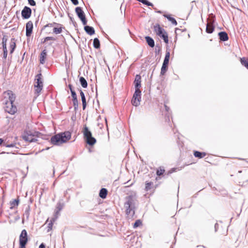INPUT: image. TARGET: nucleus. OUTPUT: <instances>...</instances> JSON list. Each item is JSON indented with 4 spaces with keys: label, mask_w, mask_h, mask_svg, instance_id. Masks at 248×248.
<instances>
[{
    "label": "nucleus",
    "mask_w": 248,
    "mask_h": 248,
    "mask_svg": "<svg viewBox=\"0 0 248 248\" xmlns=\"http://www.w3.org/2000/svg\"><path fill=\"white\" fill-rule=\"evenodd\" d=\"M2 47H3V51L7 50V47H6V43H2Z\"/></svg>",
    "instance_id": "c03bdc74"
},
{
    "label": "nucleus",
    "mask_w": 248,
    "mask_h": 248,
    "mask_svg": "<svg viewBox=\"0 0 248 248\" xmlns=\"http://www.w3.org/2000/svg\"><path fill=\"white\" fill-rule=\"evenodd\" d=\"M7 41V38L6 36H4L3 37V38H2V43H6Z\"/></svg>",
    "instance_id": "de8ad7c7"
},
{
    "label": "nucleus",
    "mask_w": 248,
    "mask_h": 248,
    "mask_svg": "<svg viewBox=\"0 0 248 248\" xmlns=\"http://www.w3.org/2000/svg\"><path fill=\"white\" fill-rule=\"evenodd\" d=\"M141 101V91L140 89L135 90L133 94L131 103L135 107H138L140 104Z\"/></svg>",
    "instance_id": "6e6552de"
},
{
    "label": "nucleus",
    "mask_w": 248,
    "mask_h": 248,
    "mask_svg": "<svg viewBox=\"0 0 248 248\" xmlns=\"http://www.w3.org/2000/svg\"><path fill=\"white\" fill-rule=\"evenodd\" d=\"M170 53L169 51H167L165 55V58L170 59Z\"/></svg>",
    "instance_id": "37998d69"
},
{
    "label": "nucleus",
    "mask_w": 248,
    "mask_h": 248,
    "mask_svg": "<svg viewBox=\"0 0 248 248\" xmlns=\"http://www.w3.org/2000/svg\"><path fill=\"white\" fill-rule=\"evenodd\" d=\"M28 241L27 232L25 230H23L19 236V243L27 244Z\"/></svg>",
    "instance_id": "ddd939ff"
},
{
    "label": "nucleus",
    "mask_w": 248,
    "mask_h": 248,
    "mask_svg": "<svg viewBox=\"0 0 248 248\" xmlns=\"http://www.w3.org/2000/svg\"><path fill=\"white\" fill-rule=\"evenodd\" d=\"M54 24H56V23H50V24H47V25H45V26L44 27V28H46L48 27H52V26H53V25H54Z\"/></svg>",
    "instance_id": "79ce46f5"
},
{
    "label": "nucleus",
    "mask_w": 248,
    "mask_h": 248,
    "mask_svg": "<svg viewBox=\"0 0 248 248\" xmlns=\"http://www.w3.org/2000/svg\"><path fill=\"white\" fill-rule=\"evenodd\" d=\"M141 225V221L140 220H137L133 224V228H136Z\"/></svg>",
    "instance_id": "72a5a7b5"
},
{
    "label": "nucleus",
    "mask_w": 248,
    "mask_h": 248,
    "mask_svg": "<svg viewBox=\"0 0 248 248\" xmlns=\"http://www.w3.org/2000/svg\"><path fill=\"white\" fill-rule=\"evenodd\" d=\"M54 172H55V170H53V174H54Z\"/></svg>",
    "instance_id": "4d7b16f0"
},
{
    "label": "nucleus",
    "mask_w": 248,
    "mask_h": 248,
    "mask_svg": "<svg viewBox=\"0 0 248 248\" xmlns=\"http://www.w3.org/2000/svg\"><path fill=\"white\" fill-rule=\"evenodd\" d=\"M193 154L195 157L199 158H202L206 155L205 152H200L197 151H194Z\"/></svg>",
    "instance_id": "412c9836"
},
{
    "label": "nucleus",
    "mask_w": 248,
    "mask_h": 248,
    "mask_svg": "<svg viewBox=\"0 0 248 248\" xmlns=\"http://www.w3.org/2000/svg\"><path fill=\"white\" fill-rule=\"evenodd\" d=\"M73 4L75 5H77L78 4V0H71Z\"/></svg>",
    "instance_id": "a18cd8bd"
},
{
    "label": "nucleus",
    "mask_w": 248,
    "mask_h": 248,
    "mask_svg": "<svg viewBox=\"0 0 248 248\" xmlns=\"http://www.w3.org/2000/svg\"><path fill=\"white\" fill-rule=\"evenodd\" d=\"M53 32L56 34L61 33L62 32V28H54L53 29Z\"/></svg>",
    "instance_id": "7c9ffc66"
},
{
    "label": "nucleus",
    "mask_w": 248,
    "mask_h": 248,
    "mask_svg": "<svg viewBox=\"0 0 248 248\" xmlns=\"http://www.w3.org/2000/svg\"><path fill=\"white\" fill-rule=\"evenodd\" d=\"M214 19H208V22L206 25V31L208 33H211L214 31Z\"/></svg>",
    "instance_id": "9b49d317"
},
{
    "label": "nucleus",
    "mask_w": 248,
    "mask_h": 248,
    "mask_svg": "<svg viewBox=\"0 0 248 248\" xmlns=\"http://www.w3.org/2000/svg\"><path fill=\"white\" fill-rule=\"evenodd\" d=\"M33 29V23L31 21H28L26 25V35L30 37L32 33Z\"/></svg>",
    "instance_id": "f8f14e48"
},
{
    "label": "nucleus",
    "mask_w": 248,
    "mask_h": 248,
    "mask_svg": "<svg viewBox=\"0 0 248 248\" xmlns=\"http://www.w3.org/2000/svg\"><path fill=\"white\" fill-rule=\"evenodd\" d=\"M52 44V42H49V43H48V45L49 46H51Z\"/></svg>",
    "instance_id": "6e6d98bb"
},
{
    "label": "nucleus",
    "mask_w": 248,
    "mask_h": 248,
    "mask_svg": "<svg viewBox=\"0 0 248 248\" xmlns=\"http://www.w3.org/2000/svg\"><path fill=\"white\" fill-rule=\"evenodd\" d=\"M79 82H80L81 85L82 86V87L83 88H86L87 87L88 83H87L86 80L85 79V78H83L82 77H80Z\"/></svg>",
    "instance_id": "4be33fe9"
},
{
    "label": "nucleus",
    "mask_w": 248,
    "mask_h": 248,
    "mask_svg": "<svg viewBox=\"0 0 248 248\" xmlns=\"http://www.w3.org/2000/svg\"><path fill=\"white\" fill-rule=\"evenodd\" d=\"M154 30L156 34L162 38L166 43H168V34L164 29L161 28L159 24H156L154 26Z\"/></svg>",
    "instance_id": "0eeeda50"
},
{
    "label": "nucleus",
    "mask_w": 248,
    "mask_h": 248,
    "mask_svg": "<svg viewBox=\"0 0 248 248\" xmlns=\"http://www.w3.org/2000/svg\"><path fill=\"white\" fill-rule=\"evenodd\" d=\"M71 95H72L73 98L77 97L76 93L75 92V91L74 90L72 91L71 92Z\"/></svg>",
    "instance_id": "58836bf2"
},
{
    "label": "nucleus",
    "mask_w": 248,
    "mask_h": 248,
    "mask_svg": "<svg viewBox=\"0 0 248 248\" xmlns=\"http://www.w3.org/2000/svg\"><path fill=\"white\" fill-rule=\"evenodd\" d=\"M7 53H8L7 50L3 51V58L4 59H6L7 56Z\"/></svg>",
    "instance_id": "49530a36"
},
{
    "label": "nucleus",
    "mask_w": 248,
    "mask_h": 248,
    "mask_svg": "<svg viewBox=\"0 0 248 248\" xmlns=\"http://www.w3.org/2000/svg\"><path fill=\"white\" fill-rule=\"evenodd\" d=\"M63 208V204L61 203H57V210L60 211Z\"/></svg>",
    "instance_id": "c9c22d12"
},
{
    "label": "nucleus",
    "mask_w": 248,
    "mask_h": 248,
    "mask_svg": "<svg viewBox=\"0 0 248 248\" xmlns=\"http://www.w3.org/2000/svg\"><path fill=\"white\" fill-rule=\"evenodd\" d=\"M39 248H46L45 245L44 243H42L40 245Z\"/></svg>",
    "instance_id": "3c124183"
},
{
    "label": "nucleus",
    "mask_w": 248,
    "mask_h": 248,
    "mask_svg": "<svg viewBox=\"0 0 248 248\" xmlns=\"http://www.w3.org/2000/svg\"><path fill=\"white\" fill-rule=\"evenodd\" d=\"M41 133L33 130H25L22 135V138L26 141L30 142H35L37 140L36 137H39Z\"/></svg>",
    "instance_id": "20e7f679"
},
{
    "label": "nucleus",
    "mask_w": 248,
    "mask_h": 248,
    "mask_svg": "<svg viewBox=\"0 0 248 248\" xmlns=\"http://www.w3.org/2000/svg\"><path fill=\"white\" fill-rule=\"evenodd\" d=\"M145 39L149 46L151 47H154L155 46V41L152 37L147 36L145 37Z\"/></svg>",
    "instance_id": "dca6fc26"
},
{
    "label": "nucleus",
    "mask_w": 248,
    "mask_h": 248,
    "mask_svg": "<svg viewBox=\"0 0 248 248\" xmlns=\"http://www.w3.org/2000/svg\"><path fill=\"white\" fill-rule=\"evenodd\" d=\"M73 106H74L75 109H76L78 108V101L77 97L73 98Z\"/></svg>",
    "instance_id": "473e14b6"
},
{
    "label": "nucleus",
    "mask_w": 248,
    "mask_h": 248,
    "mask_svg": "<svg viewBox=\"0 0 248 248\" xmlns=\"http://www.w3.org/2000/svg\"><path fill=\"white\" fill-rule=\"evenodd\" d=\"M4 94L5 98H8V100L4 101V110L10 114H14L17 111L16 107L14 105L16 99L15 94L10 90L5 92Z\"/></svg>",
    "instance_id": "f03ea898"
},
{
    "label": "nucleus",
    "mask_w": 248,
    "mask_h": 248,
    "mask_svg": "<svg viewBox=\"0 0 248 248\" xmlns=\"http://www.w3.org/2000/svg\"><path fill=\"white\" fill-rule=\"evenodd\" d=\"M80 94L82 103L83 109H85L86 107V98L83 92L81 90H80Z\"/></svg>",
    "instance_id": "6ab92c4d"
},
{
    "label": "nucleus",
    "mask_w": 248,
    "mask_h": 248,
    "mask_svg": "<svg viewBox=\"0 0 248 248\" xmlns=\"http://www.w3.org/2000/svg\"><path fill=\"white\" fill-rule=\"evenodd\" d=\"M59 213H60V211L58 210H57L55 211V217L52 218L53 221H55L57 219V217H58V216L59 215Z\"/></svg>",
    "instance_id": "e433bc0d"
},
{
    "label": "nucleus",
    "mask_w": 248,
    "mask_h": 248,
    "mask_svg": "<svg viewBox=\"0 0 248 248\" xmlns=\"http://www.w3.org/2000/svg\"><path fill=\"white\" fill-rule=\"evenodd\" d=\"M134 83L135 90L140 89V88L141 87V77L140 75H137L135 76Z\"/></svg>",
    "instance_id": "4468645a"
},
{
    "label": "nucleus",
    "mask_w": 248,
    "mask_h": 248,
    "mask_svg": "<svg viewBox=\"0 0 248 248\" xmlns=\"http://www.w3.org/2000/svg\"><path fill=\"white\" fill-rule=\"evenodd\" d=\"M42 75L41 73L37 74L35 77L34 88L35 93L37 94V96L39 95L43 87V82L42 80Z\"/></svg>",
    "instance_id": "423d86ee"
},
{
    "label": "nucleus",
    "mask_w": 248,
    "mask_h": 248,
    "mask_svg": "<svg viewBox=\"0 0 248 248\" xmlns=\"http://www.w3.org/2000/svg\"><path fill=\"white\" fill-rule=\"evenodd\" d=\"M218 228V224L217 223H216L215 224V232L217 231Z\"/></svg>",
    "instance_id": "8fccbe9b"
},
{
    "label": "nucleus",
    "mask_w": 248,
    "mask_h": 248,
    "mask_svg": "<svg viewBox=\"0 0 248 248\" xmlns=\"http://www.w3.org/2000/svg\"><path fill=\"white\" fill-rule=\"evenodd\" d=\"M165 172V170L163 167H159L156 171V174L158 176H161L163 175V174Z\"/></svg>",
    "instance_id": "c756f323"
},
{
    "label": "nucleus",
    "mask_w": 248,
    "mask_h": 248,
    "mask_svg": "<svg viewBox=\"0 0 248 248\" xmlns=\"http://www.w3.org/2000/svg\"><path fill=\"white\" fill-rule=\"evenodd\" d=\"M124 207L126 214L129 217H132L135 214L136 204L137 201V196L135 192H133L130 195L125 198Z\"/></svg>",
    "instance_id": "f257e3e1"
},
{
    "label": "nucleus",
    "mask_w": 248,
    "mask_h": 248,
    "mask_svg": "<svg viewBox=\"0 0 248 248\" xmlns=\"http://www.w3.org/2000/svg\"><path fill=\"white\" fill-rule=\"evenodd\" d=\"M5 146L7 147H14L15 146V143H11L9 144H5Z\"/></svg>",
    "instance_id": "a19ab883"
},
{
    "label": "nucleus",
    "mask_w": 248,
    "mask_h": 248,
    "mask_svg": "<svg viewBox=\"0 0 248 248\" xmlns=\"http://www.w3.org/2000/svg\"><path fill=\"white\" fill-rule=\"evenodd\" d=\"M219 38L220 41H226L229 37L227 33L225 31H221L218 33Z\"/></svg>",
    "instance_id": "2eb2a0df"
},
{
    "label": "nucleus",
    "mask_w": 248,
    "mask_h": 248,
    "mask_svg": "<svg viewBox=\"0 0 248 248\" xmlns=\"http://www.w3.org/2000/svg\"><path fill=\"white\" fill-rule=\"evenodd\" d=\"M54 221H53V219H52V220H51L50 221V222H49L48 224V232H49L50 230H51L52 229V226H53V222Z\"/></svg>",
    "instance_id": "f704fd0d"
},
{
    "label": "nucleus",
    "mask_w": 248,
    "mask_h": 248,
    "mask_svg": "<svg viewBox=\"0 0 248 248\" xmlns=\"http://www.w3.org/2000/svg\"><path fill=\"white\" fill-rule=\"evenodd\" d=\"M71 137V133L69 131H65L56 134L50 139L51 143L54 145H61L66 143Z\"/></svg>",
    "instance_id": "7ed1b4c3"
},
{
    "label": "nucleus",
    "mask_w": 248,
    "mask_h": 248,
    "mask_svg": "<svg viewBox=\"0 0 248 248\" xmlns=\"http://www.w3.org/2000/svg\"><path fill=\"white\" fill-rule=\"evenodd\" d=\"M26 244H24L23 242L22 243H19L20 248H26Z\"/></svg>",
    "instance_id": "09e8293b"
},
{
    "label": "nucleus",
    "mask_w": 248,
    "mask_h": 248,
    "mask_svg": "<svg viewBox=\"0 0 248 248\" xmlns=\"http://www.w3.org/2000/svg\"><path fill=\"white\" fill-rule=\"evenodd\" d=\"M108 194V190L106 188H102L100 189L99 195L102 199H105Z\"/></svg>",
    "instance_id": "aec40b11"
},
{
    "label": "nucleus",
    "mask_w": 248,
    "mask_h": 248,
    "mask_svg": "<svg viewBox=\"0 0 248 248\" xmlns=\"http://www.w3.org/2000/svg\"><path fill=\"white\" fill-rule=\"evenodd\" d=\"M19 201L17 199H15L10 202L11 209L17 207L19 204Z\"/></svg>",
    "instance_id": "5701e85b"
},
{
    "label": "nucleus",
    "mask_w": 248,
    "mask_h": 248,
    "mask_svg": "<svg viewBox=\"0 0 248 248\" xmlns=\"http://www.w3.org/2000/svg\"><path fill=\"white\" fill-rule=\"evenodd\" d=\"M68 88H69L70 90V92H71L72 91H73L74 90L73 89V88H72V85L71 84H69L68 85Z\"/></svg>",
    "instance_id": "603ef678"
},
{
    "label": "nucleus",
    "mask_w": 248,
    "mask_h": 248,
    "mask_svg": "<svg viewBox=\"0 0 248 248\" xmlns=\"http://www.w3.org/2000/svg\"><path fill=\"white\" fill-rule=\"evenodd\" d=\"M93 47L95 48L98 49V48H100V41L98 38H95L93 39Z\"/></svg>",
    "instance_id": "a878e982"
},
{
    "label": "nucleus",
    "mask_w": 248,
    "mask_h": 248,
    "mask_svg": "<svg viewBox=\"0 0 248 248\" xmlns=\"http://www.w3.org/2000/svg\"><path fill=\"white\" fill-rule=\"evenodd\" d=\"M31 15V9L28 7L25 6L21 11V16L23 19L29 18Z\"/></svg>",
    "instance_id": "9d476101"
},
{
    "label": "nucleus",
    "mask_w": 248,
    "mask_h": 248,
    "mask_svg": "<svg viewBox=\"0 0 248 248\" xmlns=\"http://www.w3.org/2000/svg\"><path fill=\"white\" fill-rule=\"evenodd\" d=\"M240 62L242 65L244 66L248 69V59L245 58H241Z\"/></svg>",
    "instance_id": "bb28decb"
},
{
    "label": "nucleus",
    "mask_w": 248,
    "mask_h": 248,
    "mask_svg": "<svg viewBox=\"0 0 248 248\" xmlns=\"http://www.w3.org/2000/svg\"><path fill=\"white\" fill-rule=\"evenodd\" d=\"M3 142V140L2 139H0V145L1 144V143Z\"/></svg>",
    "instance_id": "5fc2aeb1"
},
{
    "label": "nucleus",
    "mask_w": 248,
    "mask_h": 248,
    "mask_svg": "<svg viewBox=\"0 0 248 248\" xmlns=\"http://www.w3.org/2000/svg\"><path fill=\"white\" fill-rule=\"evenodd\" d=\"M47 55V52L46 49L43 50L40 55V62L41 64H44L45 62V59Z\"/></svg>",
    "instance_id": "f3484780"
},
{
    "label": "nucleus",
    "mask_w": 248,
    "mask_h": 248,
    "mask_svg": "<svg viewBox=\"0 0 248 248\" xmlns=\"http://www.w3.org/2000/svg\"><path fill=\"white\" fill-rule=\"evenodd\" d=\"M84 30L88 34L92 35L95 32V31L93 27L90 26H84Z\"/></svg>",
    "instance_id": "a211bd4d"
},
{
    "label": "nucleus",
    "mask_w": 248,
    "mask_h": 248,
    "mask_svg": "<svg viewBox=\"0 0 248 248\" xmlns=\"http://www.w3.org/2000/svg\"><path fill=\"white\" fill-rule=\"evenodd\" d=\"M75 11L78 16L80 18V19L82 21V24L84 25H86L87 21L85 17V14L83 11L82 10L81 8L80 7H76Z\"/></svg>",
    "instance_id": "1a4fd4ad"
},
{
    "label": "nucleus",
    "mask_w": 248,
    "mask_h": 248,
    "mask_svg": "<svg viewBox=\"0 0 248 248\" xmlns=\"http://www.w3.org/2000/svg\"><path fill=\"white\" fill-rule=\"evenodd\" d=\"M82 132L84 138L88 144L92 146L96 143V139L92 136L91 132L86 125L84 126Z\"/></svg>",
    "instance_id": "39448f33"
},
{
    "label": "nucleus",
    "mask_w": 248,
    "mask_h": 248,
    "mask_svg": "<svg viewBox=\"0 0 248 248\" xmlns=\"http://www.w3.org/2000/svg\"><path fill=\"white\" fill-rule=\"evenodd\" d=\"M169 62V59H167V58H164L163 62V64L168 65Z\"/></svg>",
    "instance_id": "ea45409f"
},
{
    "label": "nucleus",
    "mask_w": 248,
    "mask_h": 248,
    "mask_svg": "<svg viewBox=\"0 0 248 248\" xmlns=\"http://www.w3.org/2000/svg\"><path fill=\"white\" fill-rule=\"evenodd\" d=\"M16 47V42L14 38H12L10 42V53L12 54L14 52Z\"/></svg>",
    "instance_id": "393cba45"
},
{
    "label": "nucleus",
    "mask_w": 248,
    "mask_h": 248,
    "mask_svg": "<svg viewBox=\"0 0 248 248\" xmlns=\"http://www.w3.org/2000/svg\"><path fill=\"white\" fill-rule=\"evenodd\" d=\"M153 185V182H146L145 184V190L148 191L151 189V186Z\"/></svg>",
    "instance_id": "2f4dec72"
},
{
    "label": "nucleus",
    "mask_w": 248,
    "mask_h": 248,
    "mask_svg": "<svg viewBox=\"0 0 248 248\" xmlns=\"http://www.w3.org/2000/svg\"><path fill=\"white\" fill-rule=\"evenodd\" d=\"M164 106H165V108L166 110L167 111H168H168H169V109H170L169 107H168L167 106H166V105H165Z\"/></svg>",
    "instance_id": "864d4df0"
},
{
    "label": "nucleus",
    "mask_w": 248,
    "mask_h": 248,
    "mask_svg": "<svg viewBox=\"0 0 248 248\" xmlns=\"http://www.w3.org/2000/svg\"><path fill=\"white\" fill-rule=\"evenodd\" d=\"M170 248H173V247L171 246Z\"/></svg>",
    "instance_id": "13d9d810"
},
{
    "label": "nucleus",
    "mask_w": 248,
    "mask_h": 248,
    "mask_svg": "<svg viewBox=\"0 0 248 248\" xmlns=\"http://www.w3.org/2000/svg\"><path fill=\"white\" fill-rule=\"evenodd\" d=\"M164 17L167 18L171 22L173 25H177V23L176 20L173 17H171L170 15H164Z\"/></svg>",
    "instance_id": "b1692460"
},
{
    "label": "nucleus",
    "mask_w": 248,
    "mask_h": 248,
    "mask_svg": "<svg viewBox=\"0 0 248 248\" xmlns=\"http://www.w3.org/2000/svg\"><path fill=\"white\" fill-rule=\"evenodd\" d=\"M167 69H168V65H165V64H162L160 74L161 75H164L165 74V73L166 72V71H167Z\"/></svg>",
    "instance_id": "c85d7f7f"
},
{
    "label": "nucleus",
    "mask_w": 248,
    "mask_h": 248,
    "mask_svg": "<svg viewBox=\"0 0 248 248\" xmlns=\"http://www.w3.org/2000/svg\"><path fill=\"white\" fill-rule=\"evenodd\" d=\"M29 4L31 6H35L36 2L34 0H28Z\"/></svg>",
    "instance_id": "4c0bfd02"
},
{
    "label": "nucleus",
    "mask_w": 248,
    "mask_h": 248,
    "mask_svg": "<svg viewBox=\"0 0 248 248\" xmlns=\"http://www.w3.org/2000/svg\"><path fill=\"white\" fill-rule=\"evenodd\" d=\"M50 40L55 41V40H56V39L54 37H51V36L46 37L44 38V39H42L41 43L44 44L45 42H46L48 41H50Z\"/></svg>",
    "instance_id": "cd10ccee"
}]
</instances>
